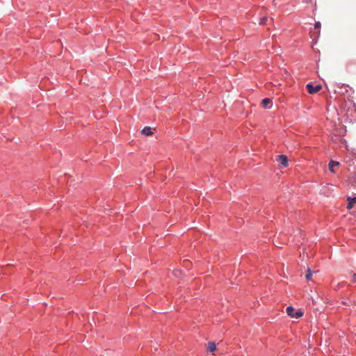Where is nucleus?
I'll return each mask as SVG.
<instances>
[{
	"label": "nucleus",
	"mask_w": 356,
	"mask_h": 356,
	"mask_svg": "<svg viewBox=\"0 0 356 356\" xmlns=\"http://www.w3.org/2000/svg\"><path fill=\"white\" fill-rule=\"evenodd\" d=\"M338 94L342 97V99H339V102L345 100H353V94L354 90L348 85L342 84L339 87Z\"/></svg>",
	"instance_id": "2"
},
{
	"label": "nucleus",
	"mask_w": 356,
	"mask_h": 356,
	"mask_svg": "<svg viewBox=\"0 0 356 356\" xmlns=\"http://www.w3.org/2000/svg\"><path fill=\"white\" fill-rule=\"evenodd\" d=\"M312 270H310V268H307V273L305 275V278H306L307 281H310L312 280Z\"/></svg>",
	"instance_id": "12"
},
{
	"label": "nucleus",
	"mask_w": 356,
	"mask_h": 356,
	"mask_svg": "<svg viewBox=\"0 0 356 356\" xmlns=\"http://www.w3.org/2000/svg\"><path fill=\"white\" fill-rule=\"evenodd\" d=\"M268 21V18L266 17H263L260 18L259 24L260 25H265Z\"/></svg>",
	"instance_id": "14"
},
{
	"label": "nucleus",
	"mask_w": 356,
	"mask_h": 356,
	"mask_svg": "<svg viewBox=\"0 0 356 356\" xmlns=\"http://www.w3.org/2000/svg\"><path fill=\"white\" fill-rule=\"evenodd\" d=\"M352 282L353 283H355L356 282V273H354L353 274V277H352Z\"/></svg>",
	"instance_id": "15"
},
{
	"label": "nucleus",
	"mask_w": 356,
	"mask_h": 356,
	"mask_svg": "<svg viewBox=\"0 0 356 356\" xmlns=\"http://www.w3.org/2000/svg\"><path fill=\"white\" fill-rule=\"evenodd\" d=\"M286 314L291 318H298L303 316V312L300 310L296 311L292 306L286 307Z\"/></svg>",
	"instance_id": "3"
},
{
	"label": "nucleus",
	"mask_w": 356,
	"mask_h": 356,
	"mask_svg": "<svg viewBox=\"0 0 356 356\" xmlns=\"http://www.w3.org/2000/svg\"><path fill=\"white\" fill-rule=\"evenodd\" d=\"M321 24L320 22H316L314 24V29L321 31Z\"/></svg>",
	"instance_id": "13"
},
{
	"label": "nucleus",
	"mask_w": 356,
	"mask_h": 356,
	"mask_svg": "<svg viewBox=\"0 0 356 356\" xmlns=\"http://www.w3.org/2000/svg\"><path fill=\"white\" fill-rule=\"evenodd\" d=\"M306 89L309 94L313 95L319 92L322 89V86L321 84L314 86L312 82H309L306 85Z\"/></svg>",
	"instance_id": "4"
},
{
	"label": "nucleus",
	"mask_w": 356,
	"mask_h": 356,
	"mask_svg": "<svg viewBox=\"0 0 356 356\" xmlns=\"http://www.w3.org/2000/svg\"><path fill=\"white\" fill-rule=\"evenodd\" d=\"M141 133L145 136H151L153 134L150 127H145L142 129Z\"/></svg>",
	"instance_id": "10"
},
{
	"label": "nucleus",
	"mask_w": 356,
	"mask_h": 356,
	"mask_svg": "<svg viewBox=\"0 0 356 356\" xmlns=\"http://www.w3.org/2000/svg\"><path fill=\"white\" fill-rule=\"evenodd\" d=\"M347 201L348 202L346 208H347V209H351L352 208H353L354 204L356 203V197L355 196V197L348 196Z\"/></svg>",
	"instance_id": "7"
},
{
	"label": "nucleus",
	"mask_w": 356,
	"mask_h": 356,
	"mask_svg": "<svg viewBox=\"0 0 356 356\" xmlns=\"http://www.w3.org/2000/svg\"><path fill=\"white\" fill-rule=\"evenodd\" d=\"M321 31H318L317 30H315L314 29H311L309 31V36L310 38L312 40V42L314 44H316L318 41V39L320 36Z\"/></svg>",
	"instance_id": "6"
},
{
	"label": "nucleus",
	"mask_w": 356,
	"mask_h": 356,
	"mask_svg": "<svg viewBox=\"0 0 356 356\" xmlns=\"http://www.w3.org/2000/svg\"><path fill=\"white\" fill-rule=\"evenodd\" d=\"M216 350V344L215 342H209L207 344V351L213 353Z\"/></svg>",
	"instance_id": "9"
},
{
	"label": "nucleus",
	"mask_w": 356,
	"mask_h": 356,
	"mask_svg": "<svg viewBox=\"0 0 356 356\" xmlns=\"http://www.w3.org/2000/svg\"><path fill=\"white\" fill-rule=\"evenodd\" d=\"M339 165V162L331 161L329 163V170L330 171H334L333 168L337 166V165Z\"/></svg>",
	"instance_id": "11"
},
{
	"label": "nucleus",
	"mask_w": 356,
	"mask_h": 356,
	"mask_svg": "<svg viewBox=\"0 0 356 356\" xmlns=\"http://www.w3.org/2000/svg\"><path fill=\"white\" fill-rule=\"evenodd\" d=\"M306 3H312V0H305Z\"/></svg>",
	"instance_id": "16"
},
{
	"label": "nucleus",
	"mask_w": 356,
	"mask_h": 356,
	"mask_svg": "<svg viewBox=\"0 0 356 356\" xmlns=\"http://www.w3.org/2000/svg\"><path fill=\"white\" fill-rule=\"evenodd\" d=\"M276 161L279 163L282 164L284 168H286L289 165V159L287 156L285 154L277 155L276 157Z\"/></svg>",
	"instance_id": "5"
},
{
	"label": "nucleus",
	"mask_w": 356,
	"mask_h": 356,
	"mask_svg": "<svg viewBox=\"0 0 356 356\" xmlns=\"http://www.w3.org/2000/svg\"><path fill=\"white\" fill-rule=\"evenodd\" d=\"M261 105L264 108H270L273 105L272 100L269 98H264V99H263V100L261 102Z\"/></svg>",
	"instance_id": "8"
},
{
	"label": "nucleus",
	"mask_w": 356,
	"mask_h": 356,
	"mask_svg": "<svg viewBox=\"0 0 356 356\" xmlns=\"http://www.w3.org/2000/svg\"><path fill=\"white\" fill-rule=\"evenodd\" d=\"M339 112L345 118V122H356V104L353 100L341 101L339 104Z\"/></svg>",
	"instance_id": "1"
}]
</instances>
